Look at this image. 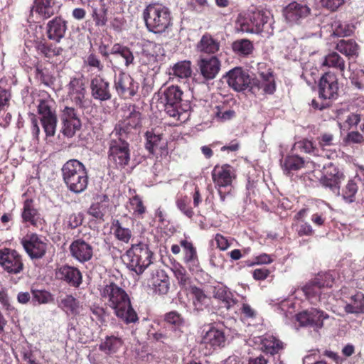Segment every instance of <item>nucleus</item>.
<instances>
[{
    "mask_svg": "<svg viewBox=\"0 0 364 364\" xmlns=\"http://www.w3.org/2000/svg\"><path fill=\"white\" fill-rule=\"evenodd\" d=\"M101 299L114 310L117 318L126 324L136 323L139 320L133 309L130 298L126 291L114 282L105 284L100 289Z\"/></svg>",
    "mask_w": 364,
    "mask_h": 364,
    "instance_id": "f257e3e1",
    "label": "nucleus"
},
{
    "mask_svg": "<svg viewBox=\"0 0 364 364\" xmlns=\"http://www.w3.org/2000/svg\"><path fill=\"white\" fill-rule=\"evenodd\" d=\"M64 183L69 191L79 194L84 192L88 186V172L85 166L77 159H70L62 167Z\"/></svg>",
    "mask_w": 364,
    "mask_h": 364,
    "instance_id": "f03ea898",
    "label": "nucleus"
},
{
    "mask_svg": "<svg viewBox=\"0 0 364 364\" xmlns=\"http://www.w3.org/2000/svg\"><path fill=\"white\" fill-rule=\"evenodd\" d=\"M143 18L147 30L156 34L166 32L173 24L169 9L162 4L148 5L143 11Z\"/></svg>",
    "mask_w": 364,
    "mask_h": 364,
    "instance_id": "7ed1b4c3",
    "label": "nucleus"
},
{
    "mask_svg": "<svg viewBox=\"0 0 364 364\" xmlns=\"http://www.w3.org/2000/svg\"><path fill=\"white\" fill-rule=\"evenodd\" d=\"M318 97L323 101L319 102L314 99L311 105L314 109L320 111L328 109L332 106V101L339 96V83L337 76L331 73H325L320 78L318 84Z\"/></svg>",
    "mask_w": 364,
    "mask_h": 364,
    "instance_id": "20e7f679",
    "label": "nucleus"
},
{
    "mask_svg": "<svg viewBox=\"0 0 364 364\" xmlns=\"http://www.w3.org/2000/svg\"><path fill=\"white\" fill-rule=\"evenodd\" d=\"M160 100L164 111L173 119L174 125L187 119L186 110L181 107L183 92L178 86L171 85L160 92Z\"/></svg>",
    "mask_w": 364,
    "mask_h": 364,
    "instance_id": "39448f33",
    "label": "nucleus"
},
{
    "mask_svg": "<svg viewBox=\"0 0 364 364\" xmlns=\"http://www.w3.org/2000/svg\"><path fill=\"white\" fill-rule=\"evenodd\" d=\"M211 177L220 200L224 203L232 193V183L237 178L236 170L228 164H217L211 171Z\"/></svg>",
    "mask_w": 364,
    "mask_h": 364,
    "instance_id": "423d86ee",
    "label": "nucleus"
},
{
    "mask_svg": "<svg viewBox=\"0 0 364 364\" xmlns=\"http://www.w3.org/2000/svg\"><path fill=\"white\" fill-rule=\"evenodd\" d=\"M273 16L270 12L264 10H255L250 11L245 16L240 24V29L242 32L261 34L272 33Z\"/></svg>",
    "mask_w": 364,
    "mask_h": 364,
    "instance_id": "0eeeda50",
    "label": "nucleus"
},
{
    "mask_svg": "<svg viewBox=\"0 0 364 364\" xmlns=\"http://www.w3.org/2000/svg\"><path fill=\"white\" fill-rule=\"evenodd\" d=\"M153 255L149 245L141 242L132 244L125 253L129 269L138 275L141 274L152 263Z\"/></svg>",
    "mask_w": 364,
    "mask_h": 364,
    "instance_id": "6e6552de",
    "label": "nucleus"
},
{
    "mask_svg": "<svg viewBox=\"0 0 364 364\" xmlns=\"http://www.w3.org/2000/svg\"><path fill=\"white\" fill-rule=\"evenodd\" d=\"M109 141L107 152L108 161L116 168H124L130 161L131 150L129 144L124 136L116 135Z\"/></svg>",
    "mask_w": 364,
    "mask_h": 364,
    "instance_id": "1a4fd4ad",
    "label": "nucleus"
},
{
    "mask_svg": "<svg viewBox=\"0 0 364 364\" xmlns=\"http://www.w3.org/2000/svg\"><path fill=\"white\" fill-rule=\"evenodd\" d=\"M88 5L95 26L102 28L108 22L109 12L122 9V0H93Z\"/></svg>",
    "mask_w": 364,
    "mask_h": 364,
    "instance_id": "9d476101",
    "label": "nucleus"
},
{
    "mask_svg": "<svg viewBox=\"0 0 364 364\" xmlns=\"http://www.w3.org/2000/svg\"><path fill=\"white\" fill-rule=\"evenodd\" d=\"M25 252L31 260L43 259L48 249V241L42 235L37 233L27 234L21 240Z\"/></svg>",
    "mask_w": 364,
    "mask_h": 364,
    "instance_id": "9b49d317",
    "label": "nucleus"
},
{
    "mask_svg": "<svg viewBox=\"0 0 364 364\" xmlns=\"http://www.w3.org/2000/svg\"><path fill=\"white\" fill-rule=\"evenodd\" d=\"M110 231L114 239L122 244L128 245L134 239V223L131 217L124 215L112 219Z\"/></svg>",
    "mask_w": 364,
    "mask_h": 364,
    "instance_id": "f8f14e48",
    "label": "nucleus"
},
{
    "mask_svg": "<svg viewBox=\"0 0 364 364\" xmlns=\"http://www.w3.org/2000/svg\"><path fill=\"white\" fill-rule=\"evenodd\" d=\"M0 267L9 274L17 275L24 269L23 256L16 250L0 249Z\"/></svg>",
    "mask_w": 364,
    "mask_h": 364,
    "instance_id": "ddd939ff",
    "label": "nucleus"
},
{
    "mask_svg": "<svg viewBox=\"0 0 364 364\" xmlns=\"http://www.w3.org/2000/svg\"><path fill=\"white\" fill-rule=\"evenodd\" d=\"M328 318L327 313L316 308L302 311L296 316V319L301 326L309 327L314 331L321 329L323 327L324 320Z\"/></svg>",
    "mask_w": 364,
    "mask_h": 364,
    "instance_id": "4468645a",
    "label": "nucleus"
},
{
    "mask_svg": "<svg viewBox=\"0 0 364 364\" xmlns=\"http://www.w3.org/2000/svg\"><path fill=\"white\" fill-rule=\"evenodd\" d=\"M114 87L120 98L127 100L137 94L139 85L130 75L120 72L114 78Z\"/></svg>",
    "mask_w": 364,
    "mask_h": 364,
    "instance_id": "2eb2a0df",
    "label": "nucleus"
},
{
    "mask_svg": "<svg viewBox=\"0 0 364 364\" xmlns=\"http://www.w3.org/2000/svg\"><path fill=\"white\" fill-rule=\"evenodd\" d=\"M38 113L41 115V122L46 136H53L55 134L58 120L55 112L51 109L49 100H39Z\"/></svg>",
    "mask_w": 364,
    "mask_h": 364,
    "instance_id": "dca6fc26",
    "label": "nucleus"
},
{
    "mask_svg": "<svg viewBox=\"0 0 364 364\" xmlns=\"http://www.w3.org/2000/svg\"><path fill=\"white\" fill-rule=\"evenodd\" d=\"M70 256L80 263H85L94 255L93 245L84 238H75L69 246Z\"/></svg>",
    "mask_w": 364,
    "mask_h": 364,
    "instance_id": "f3484780",
    "label": "nucleus"
},
{
    "mask_svg": "<svg viewBox=\"0 0 364 364\" xmlns=\"http://www.w3.org/2000/svg\"><path fill=\"white\" fill-rule=\"evenodd\" d=\"M68 96L70 100L79 108L86 107V87L83 77H74L67 85Z\"/></svg>",
    "mask_w": 364,
    "mask_h": 364,
    "instance_id": "a211bd4d",
    "label": "nucleus"
},
{
    "mask_svg": "<svg viewBox=\"0 0 364 364\" xmlns=\"http://www.w3.org/2000/svg\"><path fill=\"white\" fill-rule=\"evenodd\" d=\"M226 336L223 328L210 326L209 329L202 336L201 344L204 345L209 353L225 346Z\"/></svg>",
    "mask_w": 364,
    "mask_h": 364,
    "instance_id": "6ab92c4d",
    "label": "nucleus"
},
{
    "mask_svg": "<svg viewBox=\"0 0 364 364\" xmlns=\"http://www.w3.org/2000/svg\"><path fill=\"white\" fill-rule=\"evenodd\" d=\"M130 107L132 109H129V115L115 127V135L125 137L132 129L136 130L141 127V113L136 109L135 105H132Z\"/></svg>",
    "mask_w": 364,
    "mask_h": 364,
    "instance_id": "aec40b11",
    "label": "nucleus"
},
{
    "mask_svg": "<svg viewBox=\"0 0 364 364\" xmlns=\"http://www.w3.org/2000/svg\"><path fill=\"white\" fill-rule=\"evenodd\" d=\"M90 94L95 100L108 101L112 95L109 82L101 75H96L90 80Z\"/></svg>",
    "mask_w": 364,
    "mask_h": 364,
    "instance_id": "412c9836",
    "label": "nucleus"
},
{
    "mask_svg": "<svg viewBox=\"0 0 364 364\" xmlns=\"http://www.w3.org/2000/svg\"><path fill=\"white\" fill-rule=\"evenodd\" d=\"M146 139L145 149L150 154L166 156L168 154L167 141L163 134L156 133L153 129L146 131L144 134Z\"/></svg>",
    "mask_w": 364,
    "mask_h": 364,
    "instance_id": "4be33fe9",
    "label": "nucleus"
},
{
    "mask_svg": "<svg viewBox=\"0 0 364 364\" xmlns=\"http://www.w3.org/2000/svg\"><path fill=\"white\" fill-rule=\"evenodd\" d=\"M68 31V21L61 16H55L46 26V33L48 40L55 43L65 38Z\"/></svg>",
    "mask_w": 364,
    "mask_h": 364,
    "instance_id": "5701e85b",
    "label": "nucleus"
},
{
    "mask_svg": "<svg viewBox=\"0 0 364 364\" xmlns=\"http://www.w3.org/2000/svg\"><path fill=\"white\" fill-rule=\"evenodd\" d=\"M227 82L235 91L245 90L250 85V75L242 68L237 67L227 73Z\"/></svg>",
    "mask_w": 364,
    "mask_h": 364,
    "instance_id": "b1692460",
    "label": "nucleus"
},
{
    "mask_svg": "<svg viewBox=\"0 0 364 364\" xmlns=\"http://www.w3.org/2000/svg\"><path fill=\"white\" fill-rule=\"evenodd\" d=\"M22 223L26 226L38 228L41 224V214L34 206V201L31 198H27L23 203L21 214Z\"/></svg>",
    "mask_w": 364,
    "mask_h": 364,
    "instance_id": "393cba45",
    "label": "nucleus"
},
{
    "mask_svg": "<svg viewBox=\"0 0 364 364\" xmlns=\"http://www.w3.org/2000/svg\"><path fill=\"white\" fill-rule=\"evenodd\" d=\"M148 286L154 294L159 296L166 295L170 289L169 277L164 270H156L149 280Z\"/></svg>",
    "mask_w": 364,
    "mask_h": 364,
    "instance_id": "a878e982",
    "label": "nucleus"
},
{
    "mask_svg": "<svg viewBox=\"0 0 364 364\" xmlns=\"http://www.w3.org/2000/svg\"><path fill=\"white\" fill-rule=\"evenodd\" d=\"M55 277L57 279L65 281L74 287H78L82 283V274L80 271L77 267L68 264L57 268Z\"/></svg>",
    "mask_w": 364,
    "mask_h": 364,
    "instance_id": "bb28decb",
    "label": "nucleus"
},
{
    "mask_svg": "<svg viewBox=\"0 0 364 364\" xmlns=\"http://www.w3.org/2000/svg\"><path fill=\"white\" fill-rule=\"evenodd\" d=\"M344 178V175L332 164L325 168L323 176L320 179L322 186L329 188L332 191L339 190L340 183Z\"/></svg>",
    "mask_w": 364,
    "mask_h": 364,
    "instance_id": "cd10ccee",
    "label": "nucleus"
},
{
    "mask_svg": "<svg viewBox=\"0 0 364 364\" xmlns=\"http://www.w3.org/2000/svg\"><path fill=\"white\" fill-rule=\"evenodd\" d=\"M200 73L205 80L214 79L220 69V61L215 56L202 58L198 62Z\"/></svg>",
    "mask_w": 364,
    "mask_h": 364,
    "instance_id": "c85d7f7f",
    "label": "nucleus"
},
{
    "mask_svg": "<svg viewBox=\"0 0 364 364\" xmlns=\"http://www.w3.org/2000/svg\"><path fill=\"white\" fill-rule=\"evenodd\" d=\"M60 9L57 0H34L33 9L43 20L57 14Z\"/></svg>",
    "mask_w": 364,
    "mask_h": 364,
    "instance_id": "c756f323",
    "label": "nucleus"
},
{
    "mask_svg": "<svg viewBox=\"0 0 364 364\" xmlns=\"http://www.w3.org/2000/svg\"><path fill=\"white\" fill-rule=\"evenodd\" d=\"M34 48L37 53L49 63L53 58L60 55L63 51V48L48 43L44 39L35 41Z\"/></svg>",
    "mask_w": 364,
    "mask_h": 364,
    "instance_id": "7c9ffc66",
    "label": "nucleus"
},
{
    "mask_svg": "<svg viewBox=\"0 0 364 364\" xmlns=\"http://www.w3.org/2000/svg\"><path fill=\"white\" fill-rule=\"evenodd\" d=\"M310 9L306 5L297 2L290 3L284 10V16L289 22H297L300 18L306 17Z\"/></svg>",
    "mask_w": 364,
    "mask_h": 364,
    "instance_id": "2f4dec72",
    "label": "nucleus"
},
{
    "mask_svg": "<svg viewBox=\"0 0 364 364\" xmlns=\"http://www.w3.org/2000/svg\"><path fill=\"white\" fill-rule=\"evenodd\" d=\"M164 321L173 329L174 337L179 338L186 325V318L177 311H171L164 314Z\"/></svg>",
    "mask_w": 364,
    "mask_h": 364,
    "instance_id": "473e14b6",
    "label": "nucleus"
},
{
    "mask_svg": "<svg viewBox=\"0 0 364 364\" xmlns=\"http://www.w3.org/2000/svg\"><path fill=\"white\" fill-rule=\"evenodd\" d=\"M259 339L261 350L267 354L275 355L284 348L283 343L272 335L265 334Z\"/></svg>",
    "mask_w": 364,
    "mask_h": 364,
    "instance_id": "72a5a7b5",
    "label": "nucleus"
},
{
    "mask_svg": "<svg viewBox=\"0 0 364 364\" xmlns=\"http://www.w3.org/2000/svg\"><path fill=\"white\" fill-rule=\"evenodd\" d=\"M344 311L347 314H364V294L358 291L345 301Z\"/></svg>",
    "mask_w": 364,
    "mask_h": 364,
    "instance_id": "f704fd0d",
    "label": "nucleus"
},
{
    "mask_svg": "<svg viewBox=\"0 0 364 364\" xmlns=\"http://www.w3.org/2000/svg\"><path fill=\"white\" fill-rule=\"evenodd\" d=\"M220 49V42L210 33H205L196 45L197 51L205 54H215Z\"/></svg>",
    "mask_w": 364,
    "mask_h": 364,
    "instance_id": "c9c22d12",
    "label": "nucleus"
},
{
    "mask_svg": "<svg viewBox=\"0 0 364 364\" xmlns=\"http://www.w3.org/2000/svg\"><path fill=\"white\" fill-rule=\"evenodd\" d=\"M190 292L192 295L193 304L195 309L200 311L209 306L210 297L207 296L202 289L196 286H192L191 287Z\"/></svg>",
    "mask_w": 364,
    "mask_h": 364,
    "instance_id": "e433bc0d",
    "label": "nucleus"
},
{
    "mask_svg": "<svg viewBox=\"0 0 364 364\" xmlns=\"http://www.w3.org/2000/svg\"><path fill=\"white\" fill-rule=\"evenodd\" d=\"M321 66L335 69L338 70L341 75H343L346 70L344 59L335 51L329 53L324 57Z\"/></svg>",
    "mask_w": 364,
    "mask_h": 364,
    "instance_id": "4c0bfd02",
    "label": "nucleus"
},
{
    "mask_svg": "<svg viewBox=\"0 0 364 364\" xmlns=\"http://www.w3.org/2000/svg\"><path fill=\"white\" fill-rule=\"evenodd\" d=\"M111 55H119L124 59V66L129 68L134 64V55L131 50L127 46H124L119 43H114L110 50Z\"/></svg>",
    "mask_w": 364,
    "mask_h": 364,
    "instance_id": "58836bf2",
    "label": "nucleus"
},
{
    "mask_svg": "<svg viewBox=\"0 0 364 364\" xmlns=\"http://www.w3.org/2000/svg\"><path fill=\"white\" fill-rule=\"evenodd\" d=\"M180 245L183 248V262L186 264L196 265L198 263V256L196 247L191 240L183 239L180 241Z\"/></svg>",
    "mask_w": 364,
    "mask_h": 364,
    "instance_id": "ea45409f",
    "label": "nucleus"
},
{
    "mask_svg": "<svg viewBox=\"0 0 364 364\" xmlns=\"http://www.w3.org/2000/svg\"><path fill=\"white\" fill-rule=\"evenodd\" d=\"M214 296L224 304L227 309L233 308L238 302L234 294L227 287L216 288Z\"/></svg>",
    "mask_w": 364,
    "mask_h": 364,
    "instance_id": "a19ab883",
    "label": "nucleus"
},
{
    "mask_svg": "<svg viewBox=\"0 0 364 364\" xmlns=\"http://www.w3.org/2000/svg\"><path fill=\"white\" fill-rule=\"evenodd\" d=\"M304 159L296 154L287 155L282 164L284 171L289 174L292 171H296L304 166Z\"/></svg>",
    "mask_w": 364,
    "mask_h": 364,
    "instance_id": "79ce46f5",
    "label": "nucleus"
},
{
    "mask_svg": "<svg viewBox=\"0 0 364 364\" xmlns=\"http://www.w3.org/2000/svg\"><path fill=\"white\" fill-rule=\"evenodd\" d=\"M123 341L120 337L107 336L105 341L99 346V349L107 354L116 353L123 345Z\"/></svg>",
    "mask_w": 364,
    "mask_h": 364,
    "instance_id": "37998d69",
    "label": "nucleus"
},
{
    "mask_svg": "<svg viewBox=\"0 0 364 364\" xmlns=\"http://www.w3.org/2000/svg\"><path fill=\"white\" fill-rule=\"evenodd\" d=\"M59 307H60L68 314L77 316L80 314L81 308L80 301L72 295H66L61 299Z\"/></svg>",
    "mask_w": 364,
    "mask_h": 364,
    "instance_id": "c03bdc74",
    "label": "nucleus"
},
{
    "mask_svg": "<svg viewBox=\"0 0 364 364\" xmlns=\"http://www.w3.org/2000/svg\"><path fill=\"white\" fill-rule=\"evenodd\" d=\"M321 289V287L316 282L314 279L302 287V291L306 299L312 304H316L320 301Z\"/></svg>",
    "mask_w": 364,
    "mask_h": 364,
    "instance_id": "a18cd8bd",
    "label": "nucleus"
},
{
    "mask_svg": "<svg viewBox=\"0 0 364 364\" xmlns=\"http://www.w3.org/2000/svg\"><path fill=\"white\" fill-rule=\"evenodd\" d=\"M358 48L359 46L357 43L352 39H341L338 41L336 46V49L347 57L357 56Z\"/></svg>",
    "mask_w": 364,
    "mask_h": 364,
    "instance_id": "49530a36",
    "label": "nucleus"
},
{
    "mask_svg": "<svg viewBox=\"0 0 364 364\" xmlns=\"http://www.w3.org/2000/svg\"><path fill=\"white\" fill-rule=\"evenodd\" d=\"M192 73L191 63L189 60H183L176 63L171 68V75L181 79H187Z\"/></svg>",
    "mask_w": 364,
    "mask_h": 364,
    "instance_id": "de8ad7c7",
    "label": "nucleus"
},
{
    "mask_svg": "<svg viewBox=\"0 0 364 364\" xmlns=\"http://www.w3.org/2000/svg\"><path fill=\"white\" fill-rule=\"evenodd\" d=\"M129 205L130 208L132 210L133 216L139 219L144 218L147 209L142 198L139 195L136 194L129 198Z\"/></svg>",
    "mask_w": 364,
    "mask_h": 364,
    "instance_id": "09e8293b",
    "label": "nucleus"
},
{
    "mask_svg": "<svg viewBox=\"0 0 364 364\" xmlns=\"http://www.w3.org/2000/svg\"><path fill=\"white\" fill-rule=\"evenodd\" d=\"M232 50L240 56H247L252 53L254 46L248 39H239L232 43Z\"/></svg>",
    "mask_w": 364,
    "mask_h": 364,
    "instance_id": "8fccbe9b",
    "label": "nucleus"
},
{
    "mask_svg": "<svg viewBox=\"0 0 364 364\" xmlns=\"http://www.w3.org/2000/svg\"><path fill=\"white\" fill-rule=\"evenodd\" d=\"M191 199L186 195H178L176 200L177 208L188 218H192L194 215V211L190 205Z\"/></svg>",
    "mask_w": 364,
    "mask_h": 364,
    "instance_id": "3c124183",
    "label": "nucleus"
},
{
    "mask_svg": "<svg viewBox=\"0 0 364 364\" xmlns=\"http://www.w3.org/2000/svg\"><path fill=\"white\" fill-rule=\"evenodd\" d=\"M333 34L336 36H349L353 33V26L346 22L335 21L332 23Z\"/></svg>",
    "mask_w": 364,
    "mask_h": 364,
    "instance_id": "603ef678",
    "label": "nucleus"
},
{
    "mask_svg": "<svg viewBox=\"0 0 364 364\" xmlns=\"http://www.w3.org/2000/svg\"><path fill=\"white\" fill-rule=\"evenodd\" d=\"M216 111L215 115L218 121L225 122L232 119L235 117V111L230 107H228V105L223 103L216 106Z\"/></svg>",
    "mask_w": 364,
    "mask_h": 364,
    "instance_id": "864d4df0",
    "label": "nucleus"
},
{
    "mask_svg": "<svg viewBox=\"0 0 364 364\" xmlns=\"http://www.w3.org/2000/svg\"><path fill=\"white\" fill-rule=\"evenodd\" d=\"M31 294L34 304H46L53 301V295L46 290L31 289Z\"/></svg>",
    "mask_w": 364,
    "mask_h": 364,
    "instance_id": "5fc2aeb1",
    "label": "nucleus"
},
{
    "mask_svg": "<svg viewBox=\"0 0 364 364\" xmlns=\"http://www.w3.org/2000/svg\"><path fill=\"white\" fill-rule=\"evenodd\" d=\"M292 151H299L306 154L316 155L318 149L311 141L304 139L294 144Z\"/></svg>",
    "mask_w": 364,
    "mask_h": 364,
    "instance_id": "6e6d98bb",
    "label": "nucleus"
},
{
    "mask_svg": "<svg viewBox=\"0 0 364 364\" xmlns=\"http://www.w3.org/2000/svg\"><path fill=\"white\" fill-rule=\"evenodd\" d=\"M358 187L353 180H349L343 190L342 197L347 203H351L355 200Z\"/></svg>",
    "mask_w": 364,
    "mask_h": 364,
    "instance_id": "4d7b16f0",
    "label": "nucleus"
},
{
    "mask_svg": "<svg viewBox=\"0 0 364 364\" xmlns=\"http://www.w3.org/2000/svg\"><path fill=\"white\" fill-rule=\"evenodd\" d=\"M84 220L83 213H73L66 216L63 221V225L67 229L73 230L80 226Z\"/></svg>",
    "mask_w": 364,
    "mask_h": 364,
    "instance_id": "13d9d810",
    "label": "nucleus"
},
{
    "mask_svg": "<svg viewBox=\"0 0 364 364\" xmlns=\"http://www.w3.org/2000/svg\"><path fill=\"white\" fill-rule=\"evenodd\" d=\"M85 66L90 68V69H95L97 72L104 71V65L102 63L100 57L94 52L89 53L84 60Z\"/></svg>",
    "mask_w": 364,
    "mask_h": 364,
    "instance_id": "bf43d9fd",
    "label": "nucleus"
},
{
    "mask_svg": "<svg viewBox=\"0 0 364 364\" xmlns=\"http://www.w3.org/2000/svg\"><path fill=\"white\" fill-rule=\"evenodd\" d=\"M62 133L67 137H73L81 127L80 120L62 121Z\"/></svg>",
    "mask_w": 364,
    "mask_h": 364,
    "instance_id": "052dcab7",
    "label": "nucleus"
},
{
    "mask_svg": "<svg viewBox=\"0 0 364 364\" xmlns=\"http://www.w3.org/2000/svg\"><path fill=\"white\" fill-rule=\"evenodd\" d=\"M349 77L351 83L358 89L364 88V70L360 68L352 69Z\"/></svg>",
    "mask_w": 364,
    "mask_h": 364,
    "instance_id": "680f3d73",
    "label": "nucleus"
},
{
    "mask_svg": "<svg viewBox=\"0 0 364 364\" xmlns=\"http://www.w3.org/2000/svg\"><path fill=\"white\" fill-rule=\"evenodd\" d=\"M173 272L181 287H185L190 283V277L184 267L181 265L175 267Z\"/></svg>",
    "mask_w": 364,
    "mask_h": 364,
    "instance_id": "e2e57ef3",
    "label": "nucleus"
},
{
    "mask_svg": "<svg viewBox=\"0 0 364 364\" xmlns=\"http://www.w3.org/2000/svg\"><path fill=\"white\" fill-rule=\"evenodd\" d=\"M107 209L106 204H102L100 202L92 203L88 209V214L96 219H103Z\"/></svg>",
    "mask_w": 364,
    "mask_h": 364,
    "instance_id": "0e129e2a",
    "label": "nucleus"
},
{
    "mask_svg": "<svg viewBox=\"0 0 364 364\" xmlns=\"http://www.w3.org/2000/svg\"><path fill=\"white\" fill-rule=\"evenodd\" d=\"M314 280L321 288L332 287L334 284V278L330 272L319 273L314 278Z\"/></svg>",
    "mask_w": 364,
    "mask_h": 364,
    "instance_id": "69168bd1",
    "label": "nucleus"
},
{
    "mask_svg": "<svg viewBox=\"0 0 364 364\" xmlns=\"http://www.w3.org/2000/svg\"><path fill=\"white\" fill-rule=\"evenodd\" d=\"M261 76L264 82L262 85V87L265 93L272 94L275 90V83L274 76L272 73H267V74L261 73Z\"/></svg>",
    "mask_w": 364,
    "mask_h": 364,
    "instance_id": "338daca9",
    "label": "nucleus"
},
{
    "mask_svg": "<svg viewBox=\"0 0 364 364\" xmlns=\"http://www.w3.org/2000/svg\"><path fill=\"white\" fill-rule=\"evenodd\" d=\"M61 121L80 120L77 116V111L74 107L65 106L61 112Z\"/></svg>",
    "mask_w": 364,
    "mask_h": 364,
    "instance_id": "774afa93",
    "label": "nucleus"
}]
</instances>
